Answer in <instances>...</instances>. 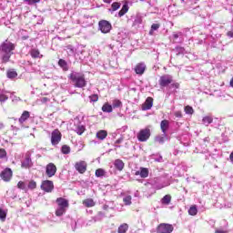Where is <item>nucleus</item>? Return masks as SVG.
Returning <instances> with one entry per match:
<instances>
[{
  "instance_id": "nucleus-1",
  "label": "nucleus",
  "mask_w": 233,
  "mask_h": 233,
  "mask_svg": "<svg viewBox=\"0 0 233 233\" xmlns=\"http://www.w3.org/2000/svg\"><path fill=\"white\" fill-rule=\"evenodd\" d=\"M15 48V44L11 43L9 40H5L0 45V58L2 59V64H6L10 61L11 56L14 55Z\"/></svg>"
},
{
  "instance_id": "nucleus-2",
  "label": "nucleus",
  "mask_w": 233,
  "mask_h": 233,
  "mask_svg": "<svg viewBox=\"0 0 233 233\" xmlns=\"http://www.w3.org/2000/svg\"><path fill=\"white\" fill-rule=\"evenodd\" d=\"M69 79L76 88H84L86 86V80L85 75L80 73H71L69 75Z\"/></svg>"
},
{
  "instance_id": "nucleus-3",
  "label": "nucleus",
  "mask_w": 233,
  "mask_h": 233,
  "mask_svg": "<svg viewBox=\"0 0 233 233\" xmlns=\"http://www.w3.org/2000/svg\"><path fill=\"white\" fill-rule=\"evenodd\" d=\"M62 140V133L59 129H54L51 133V145L56 147Z\"/></svg>"
},
{
  "instance_id": "nucleus-4",
  "label": "nucleus",
  "mask_w": 233,
  "mask_h": 233,
  "mask_svg": "<svg viewBox=\"0 0 233 233\" xmlns=\"http://www.w3.org/2000/svg\"><path fill=\"white\" fill-rule=\"evenodd\" d=\"M98 27L100 32H102V34H109L113 26H112V24H110L108 21L100 20L98 22Z\"/></svg>"
},
{
  "instance_id": "nucleus-5",
  "label": "nucleus",
  "mask_w": 233,
  "mask_h": 233,
  "mask_svg": "<svg viewBox=\"0 0 233 233\" xmlns=\"http://www.w3.org/2000/svg\"><path fill=\"white\" fill-rule=\"evenodd\" d=\"M150 136V129L148 127H146L139 130V132L137 133V140L140 142H146L149 139Z\"/></svg>"
},
{
  "instance_id": "nucleus-6",
  "label": "nucleus",
  "mask_w": 233,
  "mask_h": 233,
  "mask_svg": "<svg viewBox=\"0 0 233 233\" xmlns=\"http://www.w3.org/2000/svg\"><path fill=\"white\" fill-rule=\"evenodd\" d=\"M174 227L170 224L161 223L156 228L157 233H172Z\"/></svg>"
},
{
  "instance_id": "nucleus-7",
  "label": "nucleus",
  "mask_w": 233,
  "mask_h": 233,
  "mask_svg": "<svg viewBox=\"0 0 233 233\" xmlns=\"http://www.w3.org/2000/svg\"><path fill=\"white\" fill-rule=\"evenodd\" d=\"M0 178H2L4 182H10L13 178V170L10 167H6L2 172H0Z\"/></svg>"
},
{
  "instance_id": "nucleus-8",
  "label": "nucleus",
  "mask_w": 233,
  "mask_h": 233,
  "mask_svg": "<svg viewBox=\"0 0 233 233\" xmlns=\"http://www.w3.org/2000/svg\"><path fill=\"white\" fill-rule=\"evenodd\" d=\"M55 188L54 182L52 180H44L40 185V189L46 193H52Z\"/></svg>"
},
{
  "instance_id": "nucleus-9",
  "label": "nucleus",
  "mask_w": 233,
  "mask_h": 233,
  "mask_svg": "<svg viewBox=\"0 0 233 233\" xmlns=\"http://www.w3.org/2000/svg\"><path fill=\"white\" fill-rule=\"evenodd\" d=\"M172 83L173 77L169 75H164L161 77H159L158 80L159 86H161L162 88L168 86Z\"/></svg>"
},
{
  "instance_id": "nucleus-10",
  "label": "nucleus",
  "mask_w": 233,
  "mask_h": 233,
  "mask_svg": "<svg viewBox=\"0 0 233 233\" xmlns=\"http://www.w3.org/2000/svg\"><path fill=\"white\" fill-rule=\"evenodd\" d=\"M57 167L54 163H49L46 167V175L47 177L52 178L56 175Z\"/></svg>"
},
{
  "instance_id": "nucleus-11",
  "label": "nucleus",
  "mask_w": 233,
  "mask_h": 233,
  "mask_svg": "<svg viewBox=\"0 0 233 233\" xmlns=\"http://www.w3.org/2000/svg\"><path fill=\"white\" fill-rule=\"evenodd\" d=\"M33 167V161L31 160V155L29 153L25 154V157L22 161L21 167L23 169H29Z\"/></svg>"
},
{
  "instance_id": "nucleus-12",
  "label": "nucleus",
  "mask_w": 233,
  "mask_h": 233,
  "mask_svg": "<svg viewBox=\"0 0 233 233\" xmlns=\"http://www.w3.org/2000/svg\"><path fill=\"white\" fill-rule=\"evenodd\" d=\"M86 167V163L84 160H80L75 164V169L81 175L85 174Z\"/></svg>"
},
{
  "instance_id": "nucleus-13",
  "label": "nucleus",
  "mask_w": 233,
  "mask_h": 233,
  "mask_svg": "<svg viewBox=\"0 0 233 233\" xmlns=\"http://www.w3.org/2000/svg\"><path fill=\"white\" fill-rule=\"evenodd\" d=\"M146 69H147V66L143 62H140L135 66V73L137 74L138 76L144 75Z\"/></svg>"
},
{
  "instance_id": "nucleus-14",
  "label": "nucleus",
  "mask_w": 233,
  "mask_h": 233,
  "mask_svg": "<svg viewBox=\"0 0 233 233\" xmlns=\"http://www.w3.org/2000/svg\"><path fill=\"white\" fill-rule=\"evenodd\" d=\"M108 137V132L105 129L98 130L97 133H96V138H97L100 141L105 140Z\"/></svg>"
},
{
  "instance_id": "nucleus-15",
  "label": "nucleus",
  "mask_w": 233,
  "mask_h": 233,
  "mask_svg": "<svg viewBox=\"0 0 233 233\" xmlns=\"http://www.w3.org/2000/svg\"><path fill=\"white\" fill-rule=\"evenodd\" d=\"M30 118V112L29 111H23L22 115L18 118V123L23 125L25 123L26 120Z\"/></svg>"
},
{
  "instance_id": "nucleus-16",
  "label": "nucleus",
  "mask_w": 233,
  "mask_h": 233,
  "mask_svg": "<svg viewBox=\"0 0 233 233\" xmlns=\"http://www.w3.org/2000/svg\"><path fill=\"white\" fill-rule=\"evenodd\" d=\"M154 99L152 97H147L146 102L142 105V110H150L153 106Z\"/></svg>"
},
{
  "instance_id": "nucleus-17",
  "label": "nucleus",
  "mask_w": 233,
  "mask_h": 233,
  "mask_svg": "<svg viewBox=\"0 0 233 233\" xmlns=\"http://www.w3.org/2000/svg\"><path fill=\"white\" fill-rule=\"evenodd\" d=\"M140 171H136L135 176H141V178H147L148 177V168L141 167L139 168Z\"/></svg>"
},
{
  "instance_id": "nucleus-18",
  "label": "nucleus",
  "mask_w": 233,
  "mask_h": 233,
  "mask_svg": "<svg viewBox=\"0 0 233 233\" xmlns=\"http://www.w3.org/2000/svg\"><path fill=\"white\" fill-rule=\"evenodd\" d=\"M56 202L58 204L59 208H69V202L68 200H66L64 198H57V199L56 200Z\"/></svg>"
},
{
  "instance_id": "nucleus-19",
  "label": "nucleus",
  "mask_w": 233,
  "mask_h": 233,
  "mask_svg": "<svg viewBox=\"0 0 233 233\" xmlns=\"http://www.w3.org/2000/svg\"><path fill=\"white\" fill-rule=\"evenodd\" d=\"M115 168L121 172L125 168V163L121 159H116L114 162Z\"/></svg>"
},
{
  "instance_id": "nucleus-20",
  "label": "nucleus",
  "mask_w": 233,
  "mask_h": 233,
  "mask_svg": "<svg viewBox=\"0 0 233 233\" xmlns=\"http://www.w3.org/2000/svg\"><path fill=\"white\" fill-rule=\"evenodd\" d=\"M82 204L84 205V207L89 208H94L96 203L94 201L93 198H86V199H84L82 201Z\"/></svg>"
},
{
  "instance_id": "nucleus-21",
  "label": "nucleus",
  "mask_w": 233,
  "mask_h": 233,
  "mask_svg": "<svg viewBox=\"0 0 233 233\" xmlns=\"http://www.w3.org/2000/svg\"><path fill=\"white\" fill-rule=\"evenodd\" d=\"M160 127L162 133L165 135L167 133V130H168L169 128V121L166 119L162 120Z\"/></svg>"
},
{
  "instance_id": "nucleus-22",
  "label": "nucleus",
  "mask_w": 233,
  "mask_h": 233,
  "mask_svg": "<svg viewBox=\"0 0 233 233\" xmlns=\"http://www.w3.org/2000/svg\"><path fill=\"white\" fill-rule=\"evenodd\" d=\"M30 56L34 59L43 58V55H41V53L39 52L38 49H31L30 50Z\"/></svg>"
},
{
  "instance_id": "nucleus-23",
  "label": "nucleus",
  "mask_w": 233,
  "mask_h": 233,
  "mask_svg": "<svg viewBox=\"0 0 233 233\" xmlns=\"http://www.w3.org/2000/svg\"><path fill=\"white\" fill-rule=\"evenodd\" d=\"M18 76L17 72L15 69H9L6 72V77L9 79H15Z\"/></svg>"
},
{
  "instance_id": "nucleus-24",
  "label": "nucleus",
  "mask_w": 233,
  "mask_h": 233,
  "mask_svg": "<svg viewBox=\"0 0 233 233\" xmlns=\"http://www.w3.org/2000/svg\"><path fill=\"white\" fill-rule=\"evenodd\" d=\"M113 106H110L108 103H105L103 106H102V111L104 113H107V114H110L113 112Z\"/></svg>"
},
{
  "instance_id": "nucleus-25",
  "label": "nucleus",
  "mask_w": 233,
  "mask_h": 233,
  "mask_svg": "<svg viewBox=\"0 0 233 233\" xmlns=\"http://www.w3.org/2000/svg\"><path fill=\"white\" fill-rule=\"evenodd\" d=\"M129 10V6H128V4H124L123 6H122V9L119 10L118 12V16L119 17H122L123 15H125Z\"/></svg>"
},
{
  "instance_id": "nucleus-26",
  "label": "nucleus",
  "mask_w": 233,
  "mask_h": 233,
  "mask_svg": "<svg viewBox=\"0 0 233 233\" xmlns=\"http://www.w3.org/2000/svg\"><path fill=\"white\" fill-rule=\"evenodd\" d=\"M58 66H59V67H62V69L64 71L68 70V64L66 63V61L65 59H59L58 60Z\"/></svg>"
},
{
  "instance_id": "nucleus-27",
  "label": "nucleus",
  "mask_w": 233,
  "mask_h": 233,
  "mask_svg": "<svg viewBox=\"0 0 233 233\" xmlns=\"http://www.w3.org/2000/svg\"><path fill=\"white\" fill-rule=\"evenodd\" d=\"M128 230V224L123 223L118 227L117 233H126Z\"/></svg>"
},
{
  "instance_id": "nucleus-28",
  "label": "nucleus",
  "mask_w": 233,
  "mask_h": 233,
  "mask_svg": "<svg viewBox=\"0 0 233 233\" xmlns=\"http://www.w3.org/2000/svg\"><path fill=\"white\" fill-rule=\"evenodd\" d=\"M95 176L96 177H105L106 176L105 169H102V168L96 169Z\"/></svg>"
},
{
  "instance_id": "nucleus-29",
  "label": "nucleus",
  "mask_w": 233,
  "mask_h": 233,
  "mask_svg": "<svg viewBox=\"0 0 233 233\" xmlns=\"http://www.w3.org/2000/svg\"><path fill=\"white\" fill-rule=\"evenodd\" d=\"M66 212V208H61L59 207L57 209H56V216L62 217Z\"/></svg>"
},
{
  "instance_id": "nucleus-30",
  "label": "nucleus",
  "mask_w": 233,
  "mask_h": 233,
  "mask_svg": "<svg viewBox=\"0 0 233 233\" xmlns=\"http://www.w3.org/2000/svg\"><path fill=\"white\" fill-rule=\"evenodd\" d=\"M189 216H197L198 215V208L197 206H191L187 210Z\"/></svg>"
},
{
  "instance_id": "nucleus-31",
  "label": "nucleus",
  "mask_w": 233,
  "mask_h": 233,
  "mask_svg": "<svg viewBox=\"0 0 233 233\" xmlns=\"http://www.w3.org/2000/svg\"><path fill=\"white\" fill-rule=\"evenodd\" d=\"M70 147L69 146H66V145H64L62 146V148H60V151L62 152V154L64 155H68L70 154Z\"/></svg>"
},
{
  "instance_id": "nucleus-32",
  "label": "nucleus",
  "mask_w": 233,
  "mask_h": 233,
  "mask_svg": "<svg viewBox=\"0 0 233 233\" xmlns=\"http://www.w3.org/2000/svg\"><path fill=\"white\" fill-rule=\"evenodd\" d=\"M171 200H172V197H170V195H166L162 198V203L164 205H169Z\"/></svg>"
},
{
  "instance_id": "nucleus-33",
  "label": "nucleus",
  "mask_w": 233,
  "mask_h": 233,
  "mask_svg": "<svg viewBox=\"0 0 233 233\" xmlns=\"http://www.w3.org/2000/svg\"><path fill=\"white\" fill-rule=\"evenodd\" d=\"M184 112H185L186 114H187V115L192 116V115L194 114V109H193V107L190 106H184Z\"/></svg>"
},
{
  "instance_id": "nucleus-34",
  "label": "nucleus",
  "mask_w": 233,
  "mask_h": 233,
  "mask_svg": "<svg viewBox=\"0 0 233 233\" xmlns=\"http://www.w3.org/2000/svg\"><path fill=\"white\" fill-rule=\"evenodd\" d=\"M85 131H86L85 126H78V127L76 128V133H77L78 136H82L83 133H85Z\"/></svg>"
},
{
  "instance_id": "nucleus-35",
  "label": "nucleus",
  "mask_w": 233,
  "mask_h": 233,
  "mask_svg": "<svg viewBox=\"0 0 233 233\" xmlns=\"http://www.w3.org/2000/svg\"><path fill=\"white\" fill-rule=\"evenodd\" d=\"M124 205L130 206L132 205V196H127L123 198Z\"/></svg>"
},
{
  "instance_id": "nucleus-36",
  "label": "nucleus",
  "mask_w": 233,
  "mask_h": 233,
  "mask_svg": "<svg viewBox=\"0 0 233 233\" xmlns=\"http://www.w3.org/2000/svg\"><path fill=\"white\" fill-rule=\"evenodd\" d=\"M202 122L203 124H212L213 123V117L212 116H207L205 117L202 118Z\"/></svg>"
},
{
  "instance_id": "nucleus-37",
  "label": "nucleus",
  "mask_w": 233,
  "mask_h": 233,
  "mask_svg": "<svg viewBox=\"0 0 233 233\" xmlns=\"http://www.w3.org/2000/svg\"><path fill=\"white\" fill-rule=\"evenodd\" d=\"M120 7H121V4L118 2H115V3L111 4V9L113 10V12L119 10Z\"/></svg>"
},
{
  "instance_id": "nucleus-38",
  "label": "nucleus",
  "mask_w": 233,
  "mask_h": 233,
  "mask_svg": "<svg viewBox=\"0 0 233 233\" xmlns=\"http://www.w3.org/2000/svg\"><path fill=\"white\" fill-rule=\"evenodd\" d=\"M36 187H37L36 182L34 180H30L29 185H27V188H29L30 190H35L36 189Z\"/></svg>"
},
{
  "instance_id": "nucleus-39",
  "label": "nucleus",
  "mask_w": 233,
  "mask_h": 233,
  "mask_svg": "<svg viewBox=\"0 0 233 233\" xmlns=\"http://www.w3.org/2000/svg\"><path fill=\"white\" fill-rule=\"evenodd\" d=\"M6 219V212L5 211V209H2L0 208V221L5 222Z\"/></svg>"
},
{
  "instance_id": "nucleus-40",
  "label": "nucleus",
  "mask_w": 233,
  "mask_h": 233,
  "mask_svg": "<svg viewBox=\"0 0 233 233\" xmlns=\"http://www.w3.org/2000/svg\"><path fill=\"white\" fill-rule=\"evenodd\" d=\"M112 106L114 108L121 107L122 106V102L119 99H114Z\"/></svg>"
},
{
  "instance_id": "nucleus-41",
  "label": "nucleus",
  "mask_w": 233,
  "mask_h": 233,
  "mask_svg": "<svg viewBox=\"0 0 233 233\" xmlns=\"http://www.w3.org/2000/svg\"><path fill=\"white\" fill-rule=\"evenodd\" d=\"M159 28H160L159 24H153V25H151V29L149 31V34L152 35L154 31L159 29Z\"/></svg>"
},
{
  "instance_id": "nucleus-42",
  "label": "nucleus",
  "mask_w": 233,
  "mask_h": 233,
  "mask_svg": "<svg viewBox=\"0 0 233 233\" xmlns=\"http://www.w3.org/2000/svg\"><path fill=\"white\" fill-rule=\"evenodd\" d=\"M7 156V153L5 148H0V159H5Z\"/></svg>"
},
{
  "instance_id": "nucleus-43",
  "label": "nucleus",
  "mask_w": 233,
  "mask_h": 233,
  "mask_svg": "<svg viewBox=\"0 0 233 233\" xmlns=\"http://www.w3.org/2000/svg\"><path fill=\"white\" fill-rule=\"evenodd\" d=\"M16 187H18L20 190H25V183L23 181H19L16 184Z\"/></svg>"
},
{
  "instance_id": "nucleus-44",
  "label": "nucleus",
  "mask_w": 233,
  "mask_h": 233,
  "mask_svg": "<svg viewBox=\"0 0 233 233\" xmlns=\"http://www.w3.org/2000/svg\"><path fill=\"white\" fill-rule=\"evenodd\" d=\"M89 99H90L91 102L96 103V102L98 101V95L97 94L91 95L89 96Z\"/></svg>"
},
{
  "instance_id": "nucleus-45",
  "label": "nucleus",
  "mask_w": 233,
  "mask_h": 233,
  "mask_svg": "<svg viewBox=\"0 0 233 233\" xmlns=\"http://www.w3.org/2000/svg\"><path fill=\"white\" fill-rule=\"evenodd\" d=\"M156 142H157L160 145H163L165 143V137H156Z\"/></svg>"
},
{
  "instance_id": "nucleus-46",
  "label": "nucleus",
  "mask_w": 233,
  "mask_h": 233,
  "mask_svg": "<svg viewBox=\"0 0 233 233\" xmlns=\"http://www.w3.org/2000/svg\"><path fill=\"white\" fill-rule=\"evenodd\" d=\"M24 2L27 3V5H33L35 4L41 2V0H24Z\"/></svg>"
},
{
  "instance_id": "nucleus-47",
  "label": "nucleus",
  "mask_w": 233,
  "mask_h": 233,
  "mask_svg": "<svg viewBox=\"0 0 233 233\" xmlns=\"http://www.w3.org/2000/svg\"><path fill=\"white\" fill-rule=\"evenodd\" d=\"M6 100H8V96H7L3 95V94L0 95V102H5Z\"/></svg>"
},
{
  "instance_id": "nucleus-48",
  "label": "nucleus",
  "mask_w": 233,
  "mask_h": 233,
  "mask_svg": "<svg viewBox=\"0 0 233 233\" xmlns=\"http://www.w3.org/2000/svg\"><path fill=\"white\" fill-rule=\"evenodd\" d=\"M175 115V117H177V118H181L182 117V112L181 111H177L174 113Z\"/></svg>"
},
{
  "instance_id": "nucleus-49",
  "label": "nucleus",
  "mask_w": 233,
  "mask_h": 233,
  "mask_svg": "<svg viewBox=\"0 0 233 233\" xmlns=\"http://www.w3.org/2000/svg\"><path fill=\"white\" fill-rule=\"evenodd\" d=\"M227 36L230 37V38H233V31H228L227 32Z\"/></svg>"
},
{
  "instance_id": "nucleus-50",
  "label": "nucleus",
  "mask_w": 233,
  "mask_h": 233,
  "mask_svg": "<svg viewBox=\"0 0 233 233\" xmlns=\"http://www.w3.org/2000/svg\"><path fill=\"white\" fill-rule=\"evenodd\" d=\"M50 101V99L48 97H43L42 98V103L46 104V102Z\"/></svg>"
},
{
  "instance_id": "nucleus-51",
  "label": "nucleus",
  "mask_w": 233,
  "mask_h": 233,
  "mask_svg": "<svg viewBox=\"0 0 233 233\" xmlns=\"http://www.w3.org/2000/svg\"><path fill=\"white\" fill-rule=\"evenodd\" d=\"M229 160H230L231 164L233 165V151H231V153L229 155Z\"/></svg>"
},
{
  "instance_id": "nucleus-52",
  "label": "nucleus",
  "mask_w": 233,
  "mask_h": 233,
  "mask_svg": "<svg viewBox=\"0 0 233 233\" xmlns=\"http://www.w3.org/2000/svg\"><path fill=\"white\" fill-rule=\"evenodd\" d=\"M173 87L178 89V87H180V84L175 83V84H173Z\"/></svg>"
},
{
  "instance_id": "nucleus-53",
  "label": "nucleus",
  "mask_w": 233,
  "mask_h": 233,
  "mask_svg": "<svg viewBox=\"0 0 233 233\" xmlns=\"http://www.w3.org/2000/svg\"><path fill=\"white\" fill-rule=\"evenodd\" d=\"M215 233H227V231L221 230V229H218L217 231H215Z\"/></svg>"
},
{
  "instance_id": "nucleus-54",
  "label": "nucleus",
  "mask_w": 233,
  "mask_h": 233,
  "mask_svg": "<svg viewBox=\"0 0 233 233\" xmlns=\"http://www.w3.org/2000/svg\"><path fill=\"white\" fill-rule=\"evenodd\" d=\"M112 1L113 0H103V2L106 3V4H110V3H112Z\"/></svg>"
},
{
  "instance_id": "nucleus-55",
  "label": "nucleus",
  "mask_w": 233,
  "mask_h": 233,
  "mask_svg": "<svg viewBox=\"0 0 233 233\" xmlns=\"http://www.w3.org/2000/svg\"><path fill=\"white\" fill-rule=\"evenodd\" d=\"M229 85H230L231 87H233V77H231V80H230V82H229Z\"/></svg>"
},
{
  "instance_id": "nucleus-56",
  "label": "nucleus",
  "mask_w": 233,
  "mask_h": 233,
  "mask_svg": "<svg viewBox=\"0 0 233 233\" xmlns=\"http://www.w3.org/2000/svg\"><path fill=\"white\" fill-rule=\"evenodd\" d=\"M173 36H174L175 39L178 38V35L177 34H175Z\"/></svg>"
},
{
  "instance_id": "nucleus-57",
  "label": "nucleus",
  "mask_w": 233,
  "mask_h": 233,
  "mask_svg": "<svg viewBox=\"0 0 233 233\" xmlns=\"http://www.w3.org/2000/svg\"><path fill=\"white\" fill-rule=\"evenodd\" d=\"M139 1L143 2V1H145V0H139Z\"/></svg>"
}]
</instances>
